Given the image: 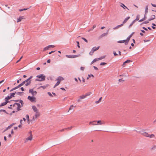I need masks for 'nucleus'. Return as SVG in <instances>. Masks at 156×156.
<instances>
[{
    "label": "nucleus",
    "instance_id": "obj_1",
    "mask_svg": "<svg viewBox=\"0 0 156 156\" xmlns=\"http://www.w3.org/2000/svg\"><path fill=\"white\" fill-rule=\"evenodd\" d=\"M36 77L37 78H36L35 80L41 82L44 81L45 80L46 77L44 74H41L37 75Z\"/></svg>",
    "mask_w": 156,
    "mask_h": 156
},
{
    "label": "nucleus",
    "instance_id": "obj_2",
    "mask_svg": "<svg viewBox=\"0 0 156 156\" xmlns=\"http://www.w3.org/2000/svg\"><path fill=\"white\" fill-rule=\"evenodd\" d=\"M80 56V54L76 55H66V56L69 58H76Z\"/></svg>",
    "mask_w": 156,
    "mask_h": 156
},
{
    "label": "nucleus",
    "instance_id": "obj_3",
    "mask_svg": "<svg viewBox=\"0 0 156 156\" xmlns=\"http://www.w3.org/2000/svg\"><path fill=\"white\" fill-rule=\"evenodd\" d=\"M144 130L142 129L141 130V131L137 130L136 131L137 132H138L141 133L144 136L146 137H148L149 134H148V133L147 132H144Z\"/></svg>",
    "mask_w": 156,
    "mask_h": 156
},
{
    "label": "nucleus",
    "instance_id": "obj_4",
    "mask_svg": "<svg viewBox=\"0 0 156 156\" xmlns=\"http://www.w3.org/2000/svg\"><path fill=\"white\" fill-rule=\"evenodd\" d=\"M27 99L33 103L35 102L36 100V98L33 96H29L27 97Z\"/></svg>",
    "mask_w": 156,
    "mask_h": 156
},
{
    "label": "nucleus",
    "instance_id": "obj_5",
    "mask_svg": "<svg viewBox=\"0 0 156 156\" xmlns=\"http://www.w3.org/2000/svg\"><path fill=\"white\" fill-rule=\"evenodd\" d=\"M23 84H23V83L22 82L21 83L19 84L17 86H16L14 87V88H12V89L11 90H9V91L11 92L13 90H14L18 89L20 87H21L22 86Z\"/></svg>",
    "mask_w": 156,
    "mask_h": 156
},
{
    "label": "nucleus",
    "instance_id": "obj_6",
    "mask_svg": "<svg viewBox=\"0 0 156 156\" xmlns=\"http://www.w3.org/2000/svg\"><path fill=\"white\" fill-rule=\"evenodd\" d=\"M34 88V87L33 88L30 89L29 91V93H31L32 95V96H33L37 94V92L36 90H33Z\"/></svg>",
    "mask_w": 156,
    "mask_h": 156
},
{
    "label": "nucleus",
    "instance_id": "obj_7",
    "mask_svg": "<svg viewBox=\"0 0 156 156\" xmlns=\"http://www.w3.org/2000/svg\"><path fill=\"white\" fill-rule=\"evenodd\" d=\"M155 16L154 15H152L151 18L148 19L147 20L144 21V22H145V23H146V24L148 23L150 21L154 19H155Z\"/></svg>",
    "mask_w": 156,
    "mask_h": 156
},
{
    "label": "nucleus",
    "instance_id": "obj_8",
    "mask_svg": "<svg viewBox=\"0 0 156 156\" xmlns=\"http://www.w3.org/2000/svg\"><path fill=\"white\" fill-rule=\"evenodd\" d=\"M117 42L119 43H124L125 45H127L128 43V41H127V39L122 40H119Z\"/></svg>",
    "mask_w": 156,
    "mask_h": 156
},
{
    "label": "nucleus",
    "instance_id": "obj_9",
    "mask_svg": "<svg viewBox=\"0 0 156 156\" xmlns=\"http://www.w3.org/2000/svg\"><path fill=\"white\" fill-rule=\"evenodd\" d=\"M55 47V46L53 45H50L44 47L43 50V51H45L48 50L50 48H53Z\"/></svg>",
    "mask_w": 156,
    "mask_h": 156
},
{
    "label": "nucleus",
    "instance_id": "obj_10",
    "mask_svg": "<svg viewBox=\"0 0 156 156\" xmlns=\"http://www.w3.org/2000/svg\"><path fill=\"white\" fill-rule=\"evenodd\" d=\"M109 29H108L106 31V33H104L98 37L99 39H101L103 37L106 35L108 33Z\"/></svg>",
    "mask_w": 156,
    "mask_h": 156
},
{
    "label": "nucleus",
    "instance_id": "obj_11",
    "mask_svg": "<svg viewBox=\"0 0 156 156\" xmlns=\"http://www.w3.org/2000/svg\"><path fill=\"white\" fill-rule=\"evenodd\" d=\"M15 104H16V105H17V110L16 111V112H17L21 110L20 109V104L19 103L15 102Z\"/></svg>",
    "mask_w": 156,
    "mask_h": 156
},
{
    "label": "nucleus",
    "instance_id": "obj_12",
    "mask_svg": "<svg viewBox=\"0 0 156 156\" xmlns=\"http://www.w3.org/2000/svg\"><path fill=\"white\" fill-rule=\"evenodd\" d=\"M64 80V78L62 76H58L56 79V80H57V82H59V83H60L61 81Z\"/></svg>",
    "mask_w": 156,
    "mask_h": 156
},
{
    "label": "nucleus",
    "instance_id": "obj_13",
    "mask_svg": "<svg viewBox=\"0 0 156 156\" xmlns=\"http://www.w3.org/2000/svg\"><path fill=\"white\" fill-rule=\"evenodd\" d=\"M32 108L34 112H35L36 113H38V111L35 105H32Z\"/></svg>",
    "mask_w": 156,
    "mask_h": 156
},
{
    "label": "nucleus",
    "instance_id": "obj_14",
    "mask_svg": "<svg viewBox=\"0 0 156 156\" xmlns=\"http://www.w3.org/2000/svg\"><path fill=\"white\" fill-rule=\"evenodd\" d=\"M132 62V60H130V59H127V60H126V61H125V62H123V64L122 66L123 67H124V66L126 64L129 63L130 62Z\"/></svg>",
    "mask_w": 156,
    "mask_h": 156
},
{
    "label": "nucleus",
    "instance_id": "obj_15",
    "mask_svg": "<svg viewBox=\"0 0 156 156\" xmlns=\"http://www.w3.org/2000/svg\"><path fill=\"white\" fill-rule=\"evenodd\" d=\"M33 77L32 76H31L28 78L26 80L22 82L23 83V84H25L26 83V82L29 81H30V82H31V79H32Z\"/></svg>",
    "mask_w": 156,
    "mask_h": 156
},
{
    "label": "nucleus",
    "instance_id": "obj_16",
    "mask_svg": "<svg viewBox=\"0 0 156 156\" xmlns=\"http://www.w3.org/2000/svg\"><path fill=\"white\" fill-rule=\"evenodd\" d=\"M24 16H20L19 18H17V22L18 23L19 22H20L22 20L24 19Z\"/></svg>",
    "mask_w": 156,
    "mask_h": 156
},
{
    "label": "nucleus",
    "instance_id": "obj_17",
    "mask_svg": "<svg viewBox=\"0 0 156 156\" xmlns=\"http://www.w3.org/2000/svg\"><path fill=\"white\" fill-rule=\"evenodd\" d=\"M120 6L124 9H127L128 10H129V9L126 6H125L123 3H121Z\"/></svg>",
    "mask_w": 156,
    "mask_h": 156
},
{
    "label": "nucleus",
    "instance_id": "obj_18",
    "mask_svg": "<svg viewBox=\"0 0 156 156\" xmlns=\"http://www.w3.org/2000/svg\"><path fill=\"white\" fill-rule=\"evenodd\" d=\"M130 18V17L129 16H128L125 18V19L122 22V24L123 25Z\"/></svg>",
    "mask_w": 156,
    "mask_h": 156
},
{
    "label": "nucleus",
    "instance_id": "obj_19",
    "mask_svg": "<svg viewBox=\"0 0 156 156\" xmlns=\"http://www.w3.org/2000/svg\"><path fill=\"white\" fill-rule=\"evenodd\" d=\"M134 32H132L130 34L129 36H128L127 38H126L127 39V41H128V42H129V41L130 40V39L132 36L133 34H134Z\"/></svg>",
    "mask_w": 156,
    "mask_h": 156
},
{
    "label": "nucleus",
    "instance_id": "obj_20",
    "mask_svg": "<svg viewBox=\"0 0 156 156\" xmlns=\"http://www.w3.org/2000/svg\"><path fill=\"white\" fill-rule=\"evenodd\" d=\"M26 118L27 120V123L29 124L30 123V118L29 115L28 114H27L26 115Z\"/></svg>",
    "mask_w": 156,
    "mask_h": 156
},
{
    "label": "nucleus",
    "instance_id": "obj_21",
    "mask_svg": "<svg viewBox=\"0 0 156 156\" xmlns=\"http://www.w3.org/2000/svg\"><path fill=\"white\" fill-rule=\"evenodd\" d=\"M19 103L20 104L21 108L22 107H23L24 105L23 101L22 100L20 99L19 100Z\"/></svg>",
    "mask_w": 156,
    "mask_h": 156
},
{
    "label": "nucleus",
    "instance_id": "obj_22",
    "mask_svg": "<svg viewBox=\"0 0 156 156\" xmlns=\"http://www.w3.org/2000/svg\"><path fill=\"white\" fill-rule=\"evenodd\" d=\"M146 19V14H145L144 17L143 18H142V19H140V20H139L138 21L139 22H141L144 21V20H145Z\"/></svg>",
    "mask_w": 156,
    "mask_h": 156
},
{
    "label": "nucleus",
    "instance_id": "obj_23",
    "mask_svg": "<svg viewBox=\"0 0 156 156\" xmlns=\"http://www.w3.org/2000/svg\"><path fill=\"white\" fill-rule=\"evenodd\" d=\"M123 25H122L121 24H120V25H118L117 26H116L115 27H114L113 28V30H115L120 27H121Z\"/></svg>",
    "mask_w": 156,
    "mask_h": 156
},
{
    "label": "nucleus",
    "instance_id": "obj_24",
    "mask_svg": "<svg viewBox=\"0 0 156 156\" xmlns=\"http://www.w3.org/2000/svg\"><path fill=\"white\" fill-rule=\"evenodd\" d=\"M100 47V46H98L97 47H93L92 49H93V51H96L98 50L99 48Z\"/></svg>",
    "mask_w": 156,
    "mask_h": 156
},
{
    "label": "nucleus",
    "instance_id": "obj_25",
    "mask_svg": "<svg viewBox=\"0 0 156 156\" xmlns=\"http://www.w3.org/2000/svg\"><path fill=\"white\" fill-rule=\"evenodd\" d=\"M16 91L14 92L11 93L10 94V95L12 98L14 97H15V95L16 94Z\"/></svg>",
    "mask_w": 156,
    "mask_h": 156
},
{
    "label": "nucleus",
    "instance_id": "obj_26",
    "mask_svg": "<svg viewBox=\"0 0 156 156\" xmlns=\"http://www.w3.org/2000/svg\"><path fill=\"white\" fill-rule=\"evenodd\" d=\"M32 139V134H31L29 136L27 139L26 140H31Z\"/></svg>",
    "mask_w": 156,
    "mask_h": 156
},
{
    "label": "nucleus",
    "instance_id": "obj_27",
    "mask_svg": "<svg viewBox=\"0 0 156 156\" xmlns=\"http://www.w3.org/2000/svg\"><path fill=\"white\" fill-rule=\"evenodd\" d=\"M96 123H97V124L98 125H101L103 124V123L100 120L96 121Z\"/></svg>",
    "mask_w": 156,
    "mask_h": 156
},
{
    "label": "nucleus",
    "instance_id": "obj_28",
    "mask_svg": "<svg viewBox=\"0 0 156 156\" xmlns=\"http://www.w3.org/2000/svg\"><path fill=\"white\" fill-rule=\"evenodd\" d=\"M98 61V59L97 58H95L91 62V64H92L93 63H94V62H96L97 61Z\"/></svg>",
    "mask_w": 156,
    "mask_h": 156
},
{
    "label": "nucleus",
    "instance_id": "obj_29",
    "mask_svg": "<svg viewBox=\"0 0 156 156\" xmlns=\"http://www.w3.org/2000/svg\"><path fill=\"white\" fill-rule=\"evenodd\" d=\"M105 57H106L105 55H103V56H101L99 58H97L98 59V60H100L104 58Z\"/></svg>",
    "mask_w": 156,
    "mask_h": 156
},
{
    "label": "nucleus",
    "instance_id": "obj_30",
    "mask_svg": "<svg viewBox=\"0 0 156 156\" xmlns=\"http://www.w3.org/2000/svg\"><path fill=\"white\" fill-rule=\"evenodd\" d=\"M92 124V125H98L97 124V123H96V121H94L93 122H90V124Z\"/></svg>",
    "mask_w": 156,
    "mask_h": 156
},
{
    "label": "nucleus",
    "instance_id": "obj_31",
    "mask_svg": "<svg viewBox=\"0 0 156 156\" xmlns=\"http://www.w3.org/2000/svg\"><path fill=\"white\" fill-rule=\"evenodd\" d=\"M73 127V126H71L70 127H68L67 128H66L65 129H62L61 130H60V131L61 132H62V131H64V130L65 129H68V130H69V129H71V128Z\"/></svg>",
    "mask_w": 156,
    "mask_h": 156
},
{
    "label": "nucleus",
    "instance_id": "obj_32",
    "mask_svg": "<svg viewBox=\"0 0 156 156\" xmlns=\"http://www.w3.org/2000/svg\"><path fill=\"white\" fill-rule=\"evenodd\" d=\"M139 17L140 15L139 14L137 15L136 16V18L134 20L135 22L137 20L139 21Z\"/></svg>",
    "mask_w": 156,
    "mask_h": 156
},
{
    "label": "nucleus",
    "instance_id": "obj_33",
    "mask_svg": "<svg viewBox=\"0 0 156 156\" xmlns=\"http://www.w3.org/2000/svg\"><path fill=\"white\" fill-rule=\"evenodd\" d=\"M11 127L10 125L8 126L7 127H6V128H5V129L4 130L3 132V133L5 132V131H6V130H7L8 129H10Z\"/></svg>",
    "mask_w": 156,
    "mask_h": 156
},
{
    "label": "nucleus",
    "instance_id": "obj_34",
    "mask_svg": "<svg viewBox=\"0 0 156 156\" xmlns=\"http://www.w3.org/2000/svg\"><path fill=\"white\" fill-rule=\"evenodd\" d=\"M31 6H30V7L28 8H23V9H19V11H20V12H21V11H24V10H26L28 9H29L30 8Z\"/></svg>",
    "mask_w": 156,
    "mask_h": 156
},
{
    "label": "nucleus",
    "instance_id": "obj_35",
    "mask_svg": "<svg viewBox=\"0 0 156 156\" xmlns=\"http://www.w3.org/2000/svg\"><path fill=\"white\" fill-rule=\"evenodd\" d=\"M0 112H3L5 113H6L7 114H9V113L8 112H7L6 111V110H5L3 109H0Z\"/></svg>",
    "mask_w": 156,
    "mask_h": 156
},
{
    "label": "nucleus",
    "instance_id": "obj_36",
    "mask_svg": "<svg viewBox=\"0 0 156 156\" xmlns=\"http://www.w3.org/2000/svg\"><path fill=\"white\" fill-rule=\"evenodd\" d=\"M152 26L151 27L153 29H155L156 27H156V24L154 23H152Z\"/></svg>",
    "mask_w": 156,
    "mask_h": 156
},
{
    "label": "nucleus",
    "instance_id": "obj_37",
    "mask_svg": "<svg viewBox=\"0 0 156 156\" xmlns=\"http://www.w3.org/2000/svg\"><path fill=\"white\" fill-rule=\"evenodd\" d=\"M102 99V97H100L98 101H96L95 102V103L96 104H98V103H99L101 101Z\"/></svg>",
    "mask_w": 156,
    "mask_h": 156
},
{
    "label": "nucleus",
    "instance_id": "obj_38",
    "mask_svg": "<svg viewBox=\"0 0 156 156\" xmlns=\"http://www.w3.org/2000/svg\"><path fill=\"white\" fill-rule=\"evenodd\" d=\"M26 83L25 84V85L26 86H27L28 85H30L31 83V82H30V81H29L26 82Z\"/></svg>",
    "mask_w": 156,
    "mask_h": 156
},
{
    "label": "nucleus",
    "instance_id": "obj_39",
    "mask_svg": "<svg viewBox=\"0 0 156 156\" xmlns=\"http://www.w3.org/2000/svg\"><path fill=\"white\" fill-rule=\"evenodd\" d=\"M148 9V5H147L145 7V13H147Z\"/></svg>",
    "mask_w": 156,
    "mask_h": 156
},
{
    "label": "nucleus",
    "instance_id": "obj_40",
    "mask_svg": "<svg viewBox=\"0 0 156 156\" xmlns=\"http://www.w3.org/2000/svg\"><path fill=\"white\" fill-rule=\"evenodd\" d=\"M135 22L134 20L131 22V23L129 24V26L128 27V28H130L133 25V23Z\"/></svg>",
    "mask_w": 156,
    "mask_h": 156
},
{
    "label": "nucleus",
    "instance_id": "obj_41",
    "mask_svg": "<svg viewBox=\"0 0 156 156\" xmlns=\"http://www.w3.org/2000/svg\"><path fill=\"white\" fill-rule=\"evenodd\" d=\"M4 99L5 100V103H6V104L8 103H9L10 101H10H10H9V100H8L7 99H6L5 98Z\"/></svg>",
    "mask_w": 156,
    "mask_h": 156
},
{
    "label": "nucleus",
    "instance_id": "obj_42",
    "mask_svg": "<svg viewBox=\"0 0 156 156\" xmlns=\"http://www.w3.org/2000/svg\"><path fill=\"white\" fill-rule=\"evenodd\" d=\"M80 99H82L86 98V97L85 94L84 95L83 94L81 96H80Z\"/></svg>",
    "mask_w": 156,
    "mask_h": 156
},
{
    "label": "nucleus",
    "instance_id": "obj_43",
    "mask_svg": "<svg viewBox=\"0 0 156 156\" xmlns=\"http://www.w3.org/2000/svg\"><path fill=\"white\" fill-rule=\"evenodd\" d=\"M6 105V103H5V101L4 102H3L1 103V104H0V107L4 106Z\"/></svg>",
    "mask_w": 156,
    "mask_h": 156
},
{
    "label": "nucleus",
    "instance_id": "obj_44",
    "mask_svg": "<svg viewBox=\"0 0 156 156\" xmlns=\"http://www.w3.org/2000/svg\"><path fill=\"white\" fill-rule=\"evenodd\" d=\"M94 51H93V49H91V51L89 52V54L90 55H92L94 52Z\"/></svg>",
    "mask_w": 156,
    "mask_h": 156
},
{
    "label": "nucleus",
    "instance_id": "obj_45",
    "mask_svg": "<svg viewBox=\"0 0 156 156\" xmlns=\"http://www.w3.org/2000/svg\"><path fill=\"white\" fill-rule=\"evenodd\" d=\"M48 86H49V85L48 84H47L45 85L42 86V88H43V89H44L47 87Z\"/></svg>",
    "mask_w": 156,
    "mask_h": 156
},
{
    "label": "nucleus",
    "instance_id": "obj_46",
    "mask_svg": "<svg viewBox=\"0 0 156 156\" xmlns=\"http://www.w3.org/2000/svg\"><path fill=\"white\" fill-rule=\"evenodd\" d=\"M6 99H8V100H10L12 98L10 95H7L6 97L5 98Z\"/></svg>",
    "mask_w": 156,
    "mask_h": 156
},
{
    "label": "nucleus",
    "instance_id": "obj_47",
    "mask_svg": "<svg viewBox=\"0 0 156 156\" xmlns=\"http://www.w3.org/2000/svg\"><path fill=\"white\" fill-rule=\"evenodd\" d=\"M23 93V92H16V94L17 95L20 96H21L22 95V94Z\"/></svg>",
    "mask_w": 156,
    "mask_h": 156
},
{
    "label": "nucleus",
    "instance_id": "obj_48",
    "mask_svg": "<svg viewBox=\"0 0 156 156\" xmlns=\"http://www.w3.org/2000/svg\"><path fill=\"white\" fill-rule=\"evenodd\" d=\"M60 83H59V82H57L54 85L53 87V88H55Z\"/></svg>",
    "mask_w": 156,
    "mask_h": 156
},
{
    "label": "nucleus",
    "instance_id": "obj_49",
    "mask_svg": "<svg viewBox=\"0 0 156 156\" xmlns=\"http://www.w3.org/2000/svg\"><path fill=\"white\" fill-rule=\"evenodd\" d=\"M154 136V134H151V135L149 134L148 137H150V138H152Z\"/></svg>",
    "mask_w": 156,
    "mask_h": 156
},
{
    "label": "nucleus",
    "instance_id": "obj_50",
    "mask_svg": "<svg viewBox=\"0 0 156 156\" xmlns=\"http://www.w3.org/2000/svg\"><path fill=\"white\" fill-rule=\"evenodd\" d=\"M91 94V92H88L86 93L85 95L86 96V97L87 96H88L90 95V94Z\"/></svg>",
    "mask_w": 156,
    "mask_h": 156
},
{
    "label": "nucleus",
    "instance_id": "obj_51",
    "mask_svg": "<svg viewBox=\"0 0 156 156\" xmlns=\"http://www.w3.org/2000/svg\"><path fill=\"white\" fill-rule=\"evenodd\" d=\"M81 39L83 40L85 42H86V43H87L88 42V41L87 40V39L85 38L84 37H81Z\"/></svg>",
    "mask_w": 156,
    "mask_h": 156
},
{
    "label": "nucleus",
    "instance_id": "obj_52",
    "mask_svg": "<svg viewBox=\"0 0 156 156\" xmlns=\"http://www.w3.org/2000/svg\"><path fill=\"white\" fill-rule=\"evenodd\" d=\"M107 64V63L105 62H101L100 63V66H104L105 65Z\"/></svg>",
    "mask_w": 156,
    "mask_h": 156
},
{
    "label": "nucleus",
    "instance_id": "obj_53",
    "mask_svg": "<svg viewBox=\"0 0 156 156\" xmlns=\"http://www.w3.org/2000/svg\"><path fill=\"white\" fill-rule=\"evenodd\" d=\"M47 94L50 97H53V95H52V94L51 93V92H48Z\"/></svg>",
    "mask_w": 156,
    "mask_h": 156
},
{
    "label": "nucleus",
    "instance_id": "obj_54",
    "mask_svg": "<svg viewBox=\"0 0 156 156\" xmlns=\"http://www.w3.org/2000/svg\"><path fill=\"white\" fill-rule=\"evenodd\" d=\"M76 43L77 44V46L78 48H80V43L78 41H76Z\"/></svg>",
    "mask_w": 156,
    "mask_h": 156
},
{
    "label": "nucleus",
    "instance_id": "obj_55",
    "mask_svg": "<svg viewBox=\"0 0 156 156\" xmlns=\"http://www.w3.org/2000/svg\"><path fill=\"white\" fill-rule=\"evenodd\" d=\"M75 106H74L73 105H72L70 106V107H69V110H71Z\"/></svg>",
    "mask_w": 156,
    "mask_h": 156
},
{
    "label": "nucleus",
    "instance_id": "obj_56",
    "mask_svg": "<svg viewBox=\"0 0 156 156\" xmlns=\"http://www.w3.org/2000/svg\"><path fill=\"white\" fill-rule=\"evenodd\" d=\"M113 54L114 56H117L118 55V54L115 51H113Z\"/></svg>",
    "mask_w": 156,
    "mask_h": 156
},
{
    "label": "nucleus",
    "instance_id": "obj_57",
    "mask_svg": "<svg viewBox=\"0 0 156 156\" xmlns=\"http://www.w3.org/2000/svg\"><path fill=\"white\" fill-rule=\"evenodd\" d=\"M40 115L39 113L38 112L37 113H36V114L35 115V118H37V117L39 116Z\"/></svg>",
    "mask_w": 156,
    "mask_h": 156
},
{
    "label": "nucleus",
    "instance_id": "obj_58",
    "mask_svg": "<svg viewBox=\"0 0 156 156\" xmlns=\"http://www.w3.org/2000/svg\"><path fill=\"white\" fill-rule=\"evenodd\" d=\"M23 56H21L20 57V59H19V60H18L16 61V63H17L18 62H20V60L21 59L23 58Z\"/></svg>",
    "mask_w": 156,
    "mask_h": 156
},
{
    "label": "nucleus",
    "instance_id": "obj_59",
    "mask_svg": "<svg viewBox=\"0 0 156 156\" xmlns=\"http://www.w3.org/2000/svg\"><path fill=\"white\" fill-rule=\"evenodd\" d=\"M88 76H89V77H90V76H91L92 77L94 78V76L93 75L90 74H88Z\"/></svg>",
    "mask_w": 156,
    "mask_h": 156
},
{
    "label": "nucleus",
    "instance_id": "obj_60",
    "mask_svg": "<svg viewBox=\"0 0 156 156\" xmlns=\"http://www.w3.org/2000/svg\"><path fill=\"white\" fill-rule=\"evenodd\" d=\"M151 149L152 150H154L156 149V146L155 145H154L153 147H151Z\"/></svg>",
    "mask_w": 156,
    "mask_h": 156
},
{
    "label": "nucleus",
    "instance_id": "obj_61",
    "mask_svg": "<svg viewBox=\"0 0 156 156\" xmlns=\"http://www.w3.org/2000/svg\"><path fill=\"white\" fill-rule=\"evenodd\" d=\"M93 68L95 70H98V68L97 67L95 66H93Z\"/></svg>",
    "mask_w": 156,
    "mask_h": 156
},
{
    "label": "nucleus",
    "instance_id": "obj_62",
    "mask_svg": "<svg viewBox=\"0 0 156 156\" xmlns=\"http://www.w3.org/2000/svg\"><path fill=\"white\" fill-rule=\"evenodd\" d=\"M20 90H21L22 91H25V90L24 88L23 87H21L20 89Z\"/></svg>",
    "mask_w": 156,
    "mask_h": 156
},
{
    "label": "nucleus",
    "instance_id": "obj_63",
    "mask_svg": "<svg viewBox=\"0 0 156 156\" xmlns=\"http://www.w3.org/2000/svg\"><path fill=\"white\" fill-rule=\"evenodd\" d=\"M142 29H143L145 31H147L148 30H147V28L145 27H142Z\"/></svg>",
    "mask_w": 156,
    "mask_h": 156
},
{
    "label": "nucleus",
    "instance_id": "obj_64",
    "mask_svg": "<svg viewBox=\"0 0 156 156\" xmlns=\"http://www.w3.org/2000/svg\"><path fill=\"white\" fill-rule=\"evenodd\" d=\"M151 5L152 6L154 7H156V5L155 4H153L152 3H151Z\"/></svg>",
    "mask_w": 156,
    "mask_h": 156
}]
</instances>
